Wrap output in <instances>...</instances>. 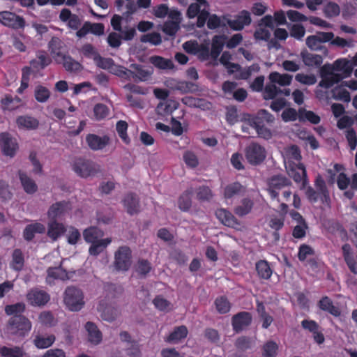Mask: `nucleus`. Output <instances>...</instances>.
Returning <instances> with one entry per match:
<instances>
[{
  "label": "nucleus",
  "mask_w": 357,
  "mask_h": 357,
  "mask_svg": "<svg viewBox=\"0 0 357 357\" xmlns=\"http://www.w3.org/2000/svg\"><path fill=\"white\" fill-rule=\"evenodd\" d=\"M213 197V192L208 186L202 185L197 189V199L200 202H210Z\"/></svg>",
  "instance_id": "13d9d810"
},
{
  "label": "nucleus",
  "mask_w": 357,
  "mask_h": 357,
  "mask_svg": "<svg viewBox=\"0 0 357 357\" xmlns=\"http://www.w3.org/2000/svg\"><path fill=\"white\" fill-rule=\"evenodd\" d=\"M243 190L244 188L239 182H234L225 187L223 196L225 199H230L241 195Z\"/></svg>",
  "instance_id": "58836bf2"
},
{
  "label": "nucleus",
  "mask_w": 357,
  "mask_h": 357,
  "mask_svg": "<svg viewBox=\"0 0 357 357\" xmlns=\"http://www.w3.org/2000/svg\"><path fill=\"white\" fill-rule=\"evenodd\" d=\"M34 97L39 102H45L50 97V90L42 85H38L34 91Z\"/></svg>",
  "instance_id": "4d7b16f0"
},
{
  "label": "nucleus",
  "mask_w": 357,
  "mask_h": 357,
  "mask_svg": "<svg viewBox=\"0 0 357 357\" xmlns=\"http://www.w3.org/2000/svg\"><path fill=\"white\" fill-rule=\"evenodd\" d=\"M24 265V257L22 251L19 248L15 249L12 254L10 267L16 271H20L22 270Z\"/></svg>",
  "instance_id": "a19ab883"
},
{
  "label": "nucleus",
  "mask_w": 357,
  "mask_h": 357,
  "mask_svg": "<svg viewBox=\"0 0 357 357\" xmlns=\"http://www.w3.org/2000/svg\"><path fill=\"white\" fill-rule=\"evenodd\" d=\"M57 63L62 64L65 70L70 73H78L82 70L80 63L73 59L68 53L61 58L55 59Z\"/></svg>",
  "instance_id": "aec40b11"
},
{
  "label": "nucleus",
  "mask_w": 357,
  "mask_h": 357,
  "mask_svg": "<svg viewBox=\"0 0 357 357\" xmlns=\"http://www.w3.org/2000/svg\"><path fill=\"white\" fill-rule=\"evenodd\" d=\"M252 321V314L242 311L234 314L231 318V326L235 333H238L248 327Z\"/></svg>",
  "instance_id": "9b49d317"
},
{
  "label": "nucleus",
  "mask_w": 357,
  "mask_h": 357,
  "mask_svg": "<svg viewBox=\"0 0 357 357\" xmlns=\"http://www.w3.org/2000/svg\"><path fill=\"white\" fill-rule=\"evenodd\" d=\"M63 301L68 309L72 312L81 310L85 304L82 291L73 286L66 289Z\"/></svg>",
  "instance_id": "f03ea898"
},
{
  "label": "nucleus",
  "mask_w": 357,
  "mask_h": 357,
  "mask_svg": "<svg viewBox=\"0 0 357 357\" xmlns=\"http://www.w3.org/2000/svg\"><path fill=\"white\" fill-rule=\"evenodd\" d=\"M150 63L155 67L162 69H172L174 63L170 59H165L160 56H152L149 59Z\"/></svg>",
  "instance_id": "de8ad7c7"
},
{
  "label": "nucleus",
  "mask_w": 357,
  "mask_h": 357,
  "mask_svg": "<svg viewBox=\"0 0 357 357\" xmlns=\"http://www.w3.org/2000/svg\"><path fill=\"white\" fill-rule=\"evenodd\" d=\"M288 166L286 167L289 176L297 183H301V190H304L308 185L307 172L303 164L289 161Z\"/></svg>",
  "instance_id": "20e7f679"
},
{
  "label": "nucleus",
  "mask_w": 357,
  "mask_h": 357,
  "mask_svg": "<svg viewBox=\"0 0 357 357\" xmlns=\"http://www.w3.org/2000/svg\"><path fill=\"white\" fill-rule=\"evenodd\" d=\"M278 345L272 340L266 342L262 347V355L264 357H276L278 354Z\"/></svg>",
  "instance_id": "603ef678"
},
{
  "label": "nucleus",
  "mask_w": 357,
  "mask_h": 357,
  "mask_svg": "<svg viewBox=\"0 0 357 357\" xmlns=\"http://www.w3.org/2000/svg\"><path fill=\"white\" fill-rule=\"evenodd\" d=\"M188 334V330L184 325L176 326L173 331L165 338V342L169 343H178L185 339Z\"/></svg>",
  "instance_id": "c756f323"
},
{
  "label": "nucleus",
  "mask_w": 357,
  "mask_h": 357,
  "mask_svg": "<svg viewBox=\"0 0 357 357\" xmlns=\"http://www.w3.org/2000/svg\"><path fill=\"white\" fill-rule=\"evenodd\" d=\"M0 355L1 357H29L23 347L18 346L12 347L3 346L0 348Z\"/></svg>",
  "instance_id": "473e14b6"
},
{
  "label": "nucleus",
  "mask_w": 357,
  "mask_h": 357,
  "mask_svg": "<svg viewBox=\"0 0 357 357\" xmlns=\"http://www.w3.org/2000/svg\"><path fill=\"white\" fill-rule=\"evenodd\" d=\"M48 45L50 51L52 54L54 55V59H60L62 56H65L68 53L67 51L65 50L66 46L63 42L58 37H52Z\"/></svg>",
  "instance_id": "5701e85b"
},
{
  "label": "nucleus",
  "mask_w": 357,
  "mask_h": 357,
  "mask_svg": "<svg viewBox=\"0 0 357 357\" xmlns=\"http://www.w3.org/2000/svg\"><path fill=\"white\" fill-rule=\"evenodd\" d=\"M94 62L96 66L104 70H109L113 72L116 65L112 58H105L100 55V54L94 58Z\"/></svg>",
  "instance_id": "3c124183"
},
{
  "label": "nucleus",
  "mask_w": 357,
  "mask_h": 357,
  "mask_svg": "<svg viewBox=\"0 0 357 357\" xmlns=\"http://www.w3.org/2000/svg\"><path fill=\"white\" fill-rule=\"evenodd\" d=\"M26 299L33 306H43L50 301V295L44 290L34 288L28 292Z\"/></svg>",
  "instance_id": "f8f14e48"
},
{
  "label": "nucleus",
  "mask_w": 357,
  "mask_h": 357,
  "mask_svg": "<svg viewBox=\"0 0 357 357\" xmlns=\"http://www.w3.org/2000/svg\"><path fill=\"white\" fill-rule=\"evenodd\" d=\"M252 22V18L249 11L242 10L235 16L234 20L228 19L227 25L234 31H241L245 26H249Z\"/></svg>",
  "instance_id": "9d476101"
},
{
  "label": "nucleus",
  "mask_w": 357,
  "mask_h": 357,
  "mask_svg": "<svg viewBox=\"0 0 357 357\" xmlns=\"http://www.w3.org/2000/svg\"><path fill=\"white\" fill-rule=\"evenodd\" d=\"M178 102L174 100L167 99L160 102L156 107L157 114L162 116L171 114L178 107Z\"/></svg>",
  "instance_id": "c85d7f7f"
},
{
  "label": "nucleus",
  "mask_w": 357,
  "mask_h": 357,
  "mask_svg": "<svg viewBox=\"0 0 357 357\" xmlns=\"http://www.w3.org/2000/svg\"><path fill=\"white\" fill-rule=\"evenodd\" d=\"M175 89L181 93H193L198 90V86L191 82L181 81L176 83Z\"/></svg>",
  "instance_id": "6e6d98bb"
},
{
  "label": "nucleus",
  "mask_w": 357,
  "mask_h": 357,
  "mask_svg": "<svg viewBox=\"0 0 357 357\" xmlns=\"http://www.w3.org/2000/svg\"><path fill=\"white\" fill-rule=\"evenodd\" d=\"M352 71L353 64L347 59H338L333 65L325 64L320 69L321 79L319 86L326 89H330L344 78L350 77Z\"/></svg>",
  "instance_id": "f257e3e1"
},
{
  "label": "nucleus",
  "mask_w": 357,
  "mask_h": 357,
  "mask_svg": "<svg viewBox=\"0 0 357 357\" xmlns=\"http://www.w3.org/2000/svg\"><path fill=\"white\" fill-rule=\"evenodd\" d=\"M72 208L71 204L68 201H61L53 204L49 208L47 215L52 219H56L64 215Z\"/></svg>",
  "instance_id": "a211bd4d"
},
{
  "label": "nucleus",
  "mask_w": 357,
  "mask_h": 357,
  "mask_svg": "<svg viewBox=\"0 0 357 357\" xmlns=\"http://www.w3.org/2000/svg\"><path fill=\"white\" fill-rule=\"evenodd\" d=\"M0 23L15 30L24 29L26 25V21L23 17L6 10L0 12Z\"/></svg>",
  "instance_id": "6e6552de"
},
{
  "label": "nucleus",
  "mask_w": 357,
  "mask_h": 357,
  "mask_svg": "<svg viewBox=\"0 0 357 357\" xmlns=\"http://www.w3.org/2000/svg\"><path fill=\"white\" fill-rule=\"evenodd\" d=\"M282 92V91L275 84H268L264 88L263 96L265 100L274 99L278 94Z\"/></svg>",
  "instance_id": "774afa93"
},
{
  "label": "nucleus",
  "mask_w": 357,
  "mask_h": 357,
  "mask_svg": "<svg viewBox=\"0 0 357 357\" xmlns=\"http://www.w3.org/2000/svg\"><path fill=\"white\" fill-rule=\"evenodd\" d=\"M291 185V181L286 176L282 175H275L269 179L268 188L267 190L272 199H277V201L280 202V191L282 188Z\"/></svg>",
  "instance_id": "423d86ee"
},
{
  "label": "nucleus",
  "mask_w": 357,
  "mask_h": 357,
  "mask_svg": "<svg viewBox=\"0 0 357 357\" xmlns=\"http://www.w3.org/2000/svg\"><path fill=\"white\" fill-rule=\"evenodd\" d=\"M0 146L4 155L13 157L18 149L15 139H13L8 132L0 134Z\"/></svg>",
  "instance_id": "ddd939ff"
},
{
  "label": "nucleus",
  "mask_w": 357,
  "mask_h": 357,
  "mask_svg": "<svg viewBox=\"0 0 357 357\" xmlns=\"http://www.w3.org/2000/svg\"><path fill=\"white\" fill-rule=\"evenodd\" d=\"M25 310V305L23 303H17L12 305H7L5 307V312L7 315H21L20 313Z\"/></svg>",
  "instance_id": "69168bd1"
},
{
  "label": "nucleus",
  "mask_w": 357,
  "mask_h": 357,
  "mask_svg": "<svg viewBox=\"0 0 357 357\" xmlns=\"http://www.w3.org/2000/svg\"><path fill=\"white\" fill-rule=\"evenodd\" d=\"M324 13L327 17H334L340 15V8L337 3L330 1L324 6Z\"/></svg>",
  "instance_id": "338daca9"
},
{
  "label": "nucleus",
  "mask_w": 357,
  "mask_h": 357,
  "mask_svg": "<svg viewBox=\"0 0 357 357\" xmlns=\"http://www.w3.org/2000/svg\"><path fill=\"white\" fill-rule=\"evenodd\" d=\"M54 341L55 336L54 335H50L47 337L37 335L33 339V344L38 349H43L51 347Z\"/></svg>",
  "instance_id": "49530a36"
},
{
  "label": "nucleus",
  "mask_w": 357,
  "mask_h": 357,
  "mask_svg": "<svg viewBox=\"0 0 357 357\" xmlns=\"http://www.w3.org/2000/svg\"><path fill=\"white\" fill-rule=\"evenodd\" d=\"M315 186L317 190L319 192L321 197V202L326 206H330L331 205V197L329 191L327 188L326 183L322 177L319 175L315 179Z\"/></svg>",
  "instance_id": "cd10ccee"
},
{
  "label": "nucleus",
  "mask_w": 357,
  "mask_h": 357,
  "mask_svg": "<svg viewBox=\"0 0 357 357\" xmlns=\"http://www.w3.org/2000/svg\"><path fill=\"white\" fill-rule=\"evenodd\" d=\"M66 231L63 224L58 222L56 220L52 221L48 226L47 236L56 241Z\"/></svg>",
  "instance_id": "e433bc0d"
},
{
  "label": "nucleus",
  "mask_w": 357,
  "mask_h": 357,
  "mask_svg": "<svg viewBox=\"0 0 357 357\" xmlns=\"http://www.w3.org/2000/svg\"><path fill=\"white\" fill-rule=\"evenodd\" d=\"M122 203L126 212L130 215L137 214L140 211L139 199L134 192L127 193L124 196Z\"/></svg>",
  "instance_id": "dca6fc26"
},
{
  "label": "nucleus",
  "mask_w": 357,
  "mask_h": 357,
  "mask_svg": "<svg viewBox=\"0 0 357 357\" xmlns=\"http://www.w3.org/2000/svg\"><path fill=\"white\" fill-rule=\"evenodd\" d=\"M252 343L253 342L251 337L247 336H241L237 338L234 345L238 350L245 351L251 349Z\"/></svg>",
  "instance_id": "680f3d73"
},
{
  "label": "nucleus",
  "mask_w": 357,
  "mask_h": 357,
  "mask_svg": "<svg viewBox=\"0 0 357 357\" xmlns=\"http://www.w3.org/2000/svg\"><path fill=\"white\" fill-rule=\"evenodd\" d=\"M265 149L257 143H251L245 150V157L248 162L253 165L261 163L266 158Z\"/></svg>",
  "instance_id": "1a4fd4ad"
},
{
  "label": "nucleus",
  "mask_w": 357,
  "mask_h": 357,
  "mask_svg": "<svg viewBox=\"0 0 357 357\" xmlns=\"http://www.w3.org/2000/svg\"><path fill=\"white\" fill-rule=\"evenodd\" d=\"M208 8L209 4L206 0H196L195 3H191L187 10L186 15L188 18L195 17L201 11V7Z\"/></svg>",
  "instance_id": "a18cd8bd"
},
{
  "label": "nucleus",
  "mask_w": 357,
  "mask_h": 357,
  "mask_svg": "<svg viewBox=\"0 0 357 357\" xmlns=\"http://www.w3.org/2000/svg\"><path fill=\"white\" fill-rule=\"evenodd\" d=\"M112 242V239L110 238H106L104 239H100L98 241L95 243H91V246L89 249V253L91 256H98L100 254L103 250L107 247L109 244Z\"/></svg>",
  "instance_id": "79ce46f5"
},
{
  "label": "nucleus",
  "mask_w": 357,
  "mask_h": 357,
  "mask_svg": "<svg viewBox=\"0 0 357 357\" xmlns=\"http://www.w3.org/2000/svg\"><path fill=\"white\" fill-rule=\"evenodd\" d=\"M85 328L88 332L89 342L94 345H97L101 342L102 339V333L95 324L91 321L86 322Z\"/></svg>",
  "instance_id": "a878e982"
},
{
  "label": "nucleus",
  "mask_w": 357,
  "mask_h": 357,
  "mask_svg": "<svg viewBox=\"0 0 357 357\" xmlns=\"http://www.w3.org/2000/svg\"><path fill=\"white\" fill-rule=\"evenodd\" d=\"M275 121V117L273 114L266 109H260L258 111L257 115L252 117V122H260L262 124L264 123H271Z\"/></svg>",
  "instance_id": "864d4df0"
},
{
  "label": "nucleus",
  "mask_w": 357,
  "mask_h": 357,
  "mask_svg": "<svg viewBox=\"0 0 357 357\" xmlns=\"http://www.w3.org/2000/svg\"><path fill=\"white\" fill-rule=\"evenodd\" d=\"M318 307L326 312L335 317H338L341 315V310L337 307L334 305L333 301L327 296H323L317 303Z\"/></svg>",
  "instance_id": "412c9836"
},
{
  "label": "nucleus",
  "mask_w": 357,
  "mask_h": 357,
  "mask_svg": "<svg viewBox=\"0 0 357 357\" xmlns=\"http://www.w3.org/2000/svg\"><path fill=\"white\" fill-rule=\"evenodd\" d=\"M116 130L119 137L126 143H130V138L127 134L128 123L125 121H119L116 125Z\"/></svg>",
  "instance_id": "0e129e2a"
},
{
  "label": "nucleus",
  "mask_w": 357,
  "mask_h": 357,
  "mask_svg": "<svg viewBox=\"0 0 357 357\" xmlns=\"http://www.w3.org/2000/svg\"><path fill=\"white\" fill-rule=\"evenodd\" d=\"M16 124L19 129L31 130L38 128L39 121L31 116L22 115L16 119Z\"/></svg>",
  "instance_id": "4be33fe9"
},
{
  "label": "nucleus",
  "mask_w": 357,
  "mask_h": 357,
  "mask_svg": "<svg viewBox=\"0 0 357 357\" xmlns=\"http://www.w3.org/2000/svg\"><path fill=\"white\" fill-rule=\"evenodd\" d=\"M130 68L132 69V80L135 82L147 81L151 75V72L145 70L141 65L132 64Z\"/></svg>",
  "instance_id": "f704fd0d"
},
{
  "label": "nucleus",
  "mask_w": 357,
  "mask_h": 357,
  "mask_svg": "<svg viewBox=\"0 0 357 357\" xmlns=\"http://www.w3.org/2000/svg\"><path fill=\"white\" fill-rule=\"evenodd\" d=\"M32 327L31 322L23 315H15L10 318L8 328L13 335L24 337L29 334Z\"/></svg>",
  "instance_id": "7ed1b4c3"
},
{
  "label": "nucleus",
  "mask_w": 357,
  "mask_h": 357,
  "mask_svg": "<svg viewBox=\"0 0 357 357\" xmlns=\"http://www.w3.org/2000/svg\"><path fill=\"white\" fill-rule=\"evenodd\" d=\"M255 269L261 279L268 280L273 274L270 264L264 259H261L256 263Z\"/></svg>",
  "instance_id": "c9c22d12"
},
{
  "label": "nucleus",
  "mask_w": 357,
  "mask_h": 357,
  "mask_svg": "<svg viewBox=\"0 0 357 357\" xmlns=\"http://www.w3.org/2000/svg\"><path fill=\"white\" fill-rule=\"evenodd\" d=\"M216 218L225 226L236 228L240 226V222L229 211L225 208H218L215 211Z\"/></svg>",
  "instance_id": "6ab92c4d"
},
{
  "label": "nucleus",
  "mask_w": 357,
  "mask_h": 357,
  "mask_svg": "<svg viewBox=\"0 0 357 357\" xmlns=\"http://www.w3.org/2000/svg\"><path fill=\"white\" fill-rule=\"evenodd\" d=\"M192 188H190L183 192L178 198V206L183 211H188L192 206L191 196Z\"/></svg>",
  "instance_id": "c03bdc74"
},
{
  "label": "nucleus",
  "mask_w": 357,
  "mask_h": 357,
  "mask_svg": "<svg viewBox=\"0 0 357 357\" xmlns=\"http://www.w3.org/2000/svg\"><path fill=\"white\" fill-rule=\"evenodd\" d=\"M1 102L3 109L13 111L21 106L22 100L17 96H13L7 94L1 99Z\"/></svg>",
  "instance_id": "4c0bfd02"
},
{
  "label": "nucleus",
  "mask_w": 357,
  "mask_h": 357,
  "mask_svg": "<svg viewBox=\"0 0 357 357\" xmlns=\"http://www.w3.org/2000/svg\"><path fill=\"white\" fill-rule=\"evenodd\" d=\"M109 112L108 107L102 103H98L93 107L94 119L100 121L105 119Z\"/></svg>",
  "instance_id": "bf43d9fd"
},
{
  "label": "nucleus",
  "mask_w": 357,
  "mask_h": 357,
  "mask_svg": "<svg viewBox=\"0 0 357 357\" xmlns=\"http://www.w3.org/2000/svg\"><path fill=\"white\" fill-rule=\"evenodd\" d=\"M114 75L128 81L132 80V69H128L122 66L116 65L113 72Z\"/></svg>",
  "instance_id": "e2e57ef3"
},
{
  "label": "nucleus",
  "mask_w": 357,
  "mask_h": 357,
  "mask_svg": "<svg viewBox=\"0 0 357 357\" xmlns=\"http://www.w3.org/2000/svg\"><path fill=\"white\" fill-rule=\"evenodd\" d=\"M301 326L312 333L314 341L318 344L324 342L325 337L319 325L314 320L304 319L301 321Z\"/></svg>",
  "instance_id": "f3484780"
},
{
  "label": "nucleus",
  "mask_w": 357,
  "mask_h": 357,
  "mask_svg": "<svg viewBox=\"0 0 357 357\" xmlns=\"http://www.w3.org/2000/svg\"><path fill=\"white\" fill-rule=\"evenodd\" d=\"M253 206L254 202L252 199L243 198L241 202V204L234 208V213L238 217L245 216L252 211Z\"/></svg>",
  "instance_id": "ea45409f"
},
{
  "label": "nucleus",
  "mask_w": 357,
  "mask_h": 357,
  "mask_svg": "<svg viewBox=\"0 0 357 357\" xmlns=\"http://www.w3.org/2000/svg\"><path fill=\"white\" fill-rule=\"evenodd\" d=\"M314 250L309 245L301 244L298 248V259L300 261H305L307 257L314 255Z\"/></svg>",
  "instance_id": "052dcab7"
},
{
  "label": "nucleus",
  "mask_w": 357,
  "mask_h": 357,
  "mask_svg": "<svg viewBox=\"0 0 357 357\" xmlns=\"http://www.w3.org/2000/svg\"><path fill=\"white\" fill-rule=\"evenodd\" d=\"M47 278H52L54 280H66L70 278L68 276V273L61 266L59 267H50L47 271Z\"/></svg>",
  "instance_id": "09e8293b"
},
{
  "label": "nucleus",
  "mask_w": 357,
  "mask_h": 357,
  "mask_svg": "<svg viewBox=\"0 0 357 357\" xmlns=\"http://www.w3.org/2000/svg\"><path fill=\"white\" fill-rule=\"evenodd\" d=\"M342 256L349 271L354 275L357 274V252L356 253L349 243L342 246Z\"/></svg>",
  "instance_id": "4468645a"
},
{
  "label": "nucleus",
  "mask_w": 357,
  "mask_h": 357,
  "mask_svg": "<svg viewBox=\"0 0 357 357\" xmlns=\"http://www.w3.org/2000/svg\"><path fill=\"white\" fill-rule=\"evenodd\" d=\"M132 251L128 246H121L114 254V267L117 271H126L131 266Z\"/></svg>",
  "instance_id": "39448f33"
},
{
  "label": "nucleus",
  "mask_w": 357,
  "mask_h": 357,
  "mask_svg": "<svg viewBox=\"0 0 357 357\" xmlns=\"http://www.w3.org/2000/svg\"><path fill=\"white\" fill-rule=\"evenodd\" d=\"M73 171L80 177L86 178L94 176L98 169L96 164L89 160L84 158H77L73 164Z\"/></svg>",
  "instance_id": "0eeeda50"
},
{
  "label": "nucleus",
  "mask_w": 357,
  "mask_h": 357,
  "mask_svg": "<svg viewBox=\"0 0 357 357\" xmlns=\"http://www.w3.org/2000/svg\"><path fill=\"white\" fill-rule=\"evenodd\" d=\"M301 56L304 64L309 67H319L323 63V58L321 55L310 53L307 50H303L301 52Z\"/></svg>",
  "instance_id": "72a5a7b5"
},
{
  "label": "nucleus",
  "mask_w": 357,
  "mask_h": 357,
  "mask_svg": "<svg viewBox=\"0 0 357 357\" xmlns=\"http://www.w3.org/2000/svg\"><path fill=\"white\" fill-rule=\"evenodd\" d=\"M45 231V227L40 222H35L26 226L23 231V237L27 241L33 239L36 234H43Z\"/></svg>",
  "instance_id": "bb28decb"
},
{
  "label": "nucleus",
  "mask_w": 357,
  "mask_h": 357,
  "mask_svg": "<svg viewBox=\"0 0 357 357\" xmlns=\"http://www.w3.org/2000/svg\"><path fill=\"white\" fill-rule=\"evenodd\" d=\"M216 310L220 314H226L231 309V304L226 296L218 297L215 301Z\"/></svg>",
  "instance_id": "5fc2aeb1"
},
{
  "label": "nucleus",
  "mask_w": 357,
  "mask_h": 357,
  "mask_svg": "<svg viewBox=\"0 0 357 357\" xmlns=\"http://www.w3.org/2000/svg\"><path fill=\"white\" fill-rule=\"evenodd\" d=\"M52 62L51 58L44 51L38 52L36 58L30 62L31 67L37 71L43 70L49 66Z\"/></svg>",
  "instance_id": "393cba45"
},
{
  "label": "nucleus",
  "mask_w": 357,
  "mask_h": 357,
  "mask_svg": "<svg viewBox=\"0 0 357 357\" xmlns=\"http://www.w3.org/2000/svg\"><path fill=\"white\" fill-rule=\"evenodd\" d=\"M18 174L21 185L26 193L33 195L37 192L38 185L31 178L21 170L18 172Z\"/></svg>",
  "instance_id": "b1692460"
},
{
  "label": "nucleus",
  "mask_w": 357,
  "mask_h": 357,
  "mask_svg": "<svg viewBox=\"0 0 357 357\" xmlns=\"http://www.w3.org/2000/svg\"><path fill=\"white\" fill-rule=\"evenodd\" d=\"M181 102L190 107L199 108L201 109H209L211 103L204 98H198L192 96H185L181 99Z\"/></svg>",
  "instance_id": "7c9ffc66"
},
{
  "label": "nucleus",
  "mask_w": 357,
  "mask_h": 357,
  "mask_svg": "<svg viewBox=\"0 0 357 357\" xmlns=\"http://www.w3.org/2000/svg\"><path fill=\"white\" fill-rule=\"evenodd\" d=\"M86 142L93 151L104 149L110 142V138L107 135L102 137L96 134H88L86 136Z\"/></svg>",
  "instance_id": "2eb2a0df"
},
{
  "label": "nucleus",
  "mask_w": 357,
  "mask_h": 357,
  "mask_svg": "<svg viewBox=\"0 0 357 357\" xmlns=\"http://www.w3.org/2000/svg\"><path fill=\"white\" fill-rule=\"evenodd\" d=\"M103 236V231L95 226H91L83 231L84 239L88 243L98 241Z\"/></svg>",
  "instance_id": "2f4dec72"
},
{
  "label": "nucleus",
  "mask_w": 357,
  "mask_h": 357,
  "mask_svg": "<svg viewBox=\"0 0 357 357\" xmlns=\"http://www.w3.org/2000/svg\"><path fill=\"white\" fill-rule=\"evenodd\" d=\"M225 38L223 36L215 35L212 38L211 56L216 59L220 54L224 47Z\"/></svg>",
  "instance_id": "37998d69"
},
{
  "label": "nucleus",
  "mask_w": 357,
  "mask_h": 357,
  "mask_svg": "<svg viewBox=\"0 0 357 357\" xmlns=\"http://www.w3.org/2000/svg\"><path fill=\"white\" fill-rule=\"evenodd\" d=\"M273 83H277L280 86H288L291 83L292 76L288 74H280L278 72L270 73L268 77Z\"/></svg>",
  "instance_id": "8fccbe9b"
}]
</instances>
